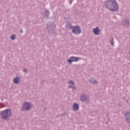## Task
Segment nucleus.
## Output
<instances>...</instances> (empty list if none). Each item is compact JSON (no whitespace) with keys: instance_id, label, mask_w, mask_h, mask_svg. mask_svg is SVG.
Returning a JSON list of instances; mask_svg holds the SVG:
<instances>
[{"instance_id":"f257e3e1","label":"nucleus","mask_w":130,"mask_h":130,"mask_svg":"<svg viewBox=\"0 0 130 130\" xmlns=\"http://www.w3.org/2000/svg\"><path fill=\"white\" fill-rule=\"evenodd\" d=\"M106 5L107 8L110 11L114 12V11H117L118 10V5L114 0H108V2L106 3Z\"/></svg>"},{"instance_id":"f03ea898","label":"nucleus","mask_w":130,"mask_h":130,"mask_svg":"<svg viewBox=\"0 0 130 130\" xmlns=\"http://www.w3.org/2000/svg\"><path fill=\"white\" fill-rule=\"evenodd\" d=\"M12 111L10 109H6L1 112V116L3 119L8 118L11 115Z\"/></svg>"},{"instance_id":"7ed1b4c3","label":"nucleus","mask_w":130,"mask_h":130,"mask_svg":"<svg viewBox=\"0 0 130 130\" xmlns=\"http://www.w3.org/2000/svg\"><path fill=\"white\" fill-rule=\"evenodd\" d=\"M31 108V104L29 103H24L22 105V110H29Z\"/></svg>"},{"instance_id":"20e7f679","label":"nucleus","mask_w":130,"mask_h":130,"mask_svg":"<svg viewBox=\"0 0 130 130\" xmlns=\"http://www.w3.org/2000/svg\"><path fill=\"white\" fill-rule=\"evenodd\" d=\"M73 32L75 34H79L81 33V28L79 26H75L73 29Z\"/></svg>"},{"instance_id":"39448f33","label":"nucleus","mask_w":130,"mask_h":130,"mask_svg":"<svg viewBox=\"0 0 130 130\" xmlns=\"http://www.w3.org/2000/svg\"><path fill=\"white\" fill-rule=\"evenodd\" d=\"M79 60V58L76 57H71L70 59L68 60L69 63H72L73 61H78Z\"/></svg>"},{"instance_id":"423d86ee","label":"nucleus","mask_w":130,"mask_h":130,"mask_svg":"<svg viewBox=\"0 0 130 130\" xmlns=\"http://www.w3.org/2000/svg\"><path fill=\"white\" fill-rule=\"evenodd\" d=\"M93 32L95 35H99V34L100 33V29H99L98 27H96L93 29Z\"/></svg>"},{"instance_id":"0eeeda50","label":"nucleus","mask_w":130,"mask_h":130,"mask_svg":"<svg viewBox=\"0 0 130 130\" xmlns=\"http://www.w3.org/2000/svg\"><path fill=\"white\" fill-rule=\"evenodd\" d=\"M14 82L15 83V84H19V83H20V78L16 77L14 78Z\"/></svg>"},{"instance_id":"6e6552de","label":"nucleus","mask_w":130,"mask_h":130,"mask_svg":"<svg viewBox=\"0 0 130 130\" xmlns=\"http://www.w3.org/2000/svg\"><path fill=\"white\" fill-rule=\"evenodd\" d=\"M78 109H79V105L75 104L73 106V110L77 111Z\"/></svg>"},{"instance_id":"1a4fd4ad","label":"nucleus","mask_w":130,"mask_h":130,"mask_svg":"<svg viewBox=\"0 0 130 130\" xmlns=\"http://www.w3.org/2000/svg\"><path fill=\"white\" fill-rule=\"evenodd\" d=\"M90 82H91V83H97V81L94 80V78H92V79L90 80Z\"/></svg>"},{"instance_id":"9d476101","label":"nucleus","mask_w":130,"mask_h":130,"mask_svg":"<svg viewBox=\"0 0 130 130\" xmlns=\"http://www.w3.org/2000/svg\"><path fill=\"white\" fill-rule=\"evenodd\" d=\"M81 100H82V101H85V100H86V96H82L81 98Z\"/></svg>"},{"instance_id":"9b49d317","label":"nucleus","mask_w":130,"mask_h":130,"mask_svg":"<svg viewBox=\"0 0 130 130\" xmlns=\"http://www.w3.org/2000/svg\"><path fill=\"white\" fill-rule=\"evenodd\" d=\"M12 40H15V39L16 38V36L15 35H13L11 37Z\"/></svg>"},{"instance_id":"f8f14e48","label":"nucleus","mask_w":130,"mask_h":130,"mask_svg":"<svg viewBox=\"0 0 130 130\" xmlns=\"http://www.w3.org/2000/svg\"><path fill=\"white\" fill-rule=\"evenodd\" d=\"M45 14L46 16H47V15H49V12L48 11H45Z\"/></svg>"},{"instance_id":"ddd939ff","label":"nucleus","mask_w":130,"mask_h":130,"mask_svg":"<svg viewBox=\"0 0 130 130\" xmlns=\"http://www.w3.org/2000/svg\"><path fill=\"white\" fill-rule=\"evenodd\" d=\"M127 115L130 117L129 112H127L125 114V116H127Z\"/></svg>"},{"instance_id":"4468645a","label":"nucleus","mask_w":130,"mask_h":130,"mask_svg":"<svg viewBox=\"0 0 130 130\" xmlns=\"http://www.w3.org/2000/svg\"><path fill=\"white\" fill-rule=\"evenodd\" d=\"M69 85H74V82L72 81H69Z\"/></svg>"},{"instance_id":"2eb2a0df","label":"nucleus","mask_w":130,"mask_h":130,"mask_svg":"<svg viewBox=\"0 0 130 130\" xmlns=\"http://www.w3.org/2000/svg\"><path fill=\"white\" fill-rule=\"evenodd\" d=\"M23 71H24L25 73H26V72H27V70H26V69H24V70H23Z\"/></svg>"},{"instance_id":"dca6fc26","label":"nucleus","mask_w":130,"mask_h":130,"mask_svg":"<svg viewBox=\"0 0 130 130\" xmlns=\"http://www.w3.org/2000/svg\"><path fill=\"white\" fill-rule=\"evenodd\" d=\"M111 44L113 45V46H114V44H113V42H112V43H111Z\"/></svg>"},{"instance_id":"f3484780","label":"nucleus","mask_w":130,"mask_h":130,"mask_svg":"<svg viewBox=\"0 0 130 130\" xmlns=\"http://www.w3.org/2000/svg\"><path fill=\"white\" fill-rule=\"evenodd\" d=\"M72 88H73V90H75V89H76V87H72Z\"/></svg>"},{"instance_id":"a211bd4d","label":"nucleus","mask_w":130,"mask_h":130,"mask_svg":"<svg viewBox=\"0 0 130 130\" xmlns=\"http://www.w3.org/2000/svg\"><path fill=\"white\" fill-rule=\"evenodd\" d=\"M69 88H72V86H69Z\"/></svg>"},{"instance_id":"6ab92c4d","label":"nucleus","mask_w":130,"mask_h":130,"mask_svg":"<svg viewBox=\"0 0 130 130\" xmlns=\"http://www.w3.org/2000/svg\"><path fill=\"white\" fill-rule=\"evenodd\" d=\"M22 30H21V33H22Z\"/></svg>"}]
</instances>
